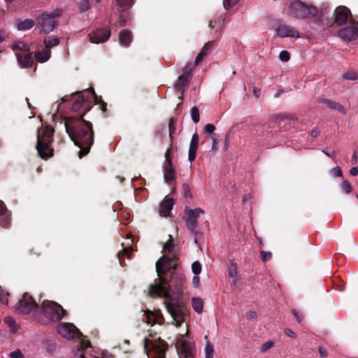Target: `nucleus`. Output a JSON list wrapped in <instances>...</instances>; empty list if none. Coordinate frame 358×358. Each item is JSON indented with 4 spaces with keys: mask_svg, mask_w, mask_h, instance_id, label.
I'll list each match as a JSON object with an SVG mask.
<instances>
[{
    "mask_svg": "<svg viewBox=\"0 0 358 358\" xmlns=\"http://www.w3.org/2000/svg\"><path fill=\"white\" fill-rule=\"evenodd\" d=\"M182 293L180 285L174 289L171 285H167L164 279L151 285L149 288V294L152 297L165 298L167 311L171 315L173 322L177 327L182 325L186 320L187 310L182 305L174 301Z\"/></svg>",
    "mask_w": 358,
    "mask_h": 358,
    "instance_id": "obj_1",
    "label": "nucleus"
},
{
    "mask_svg": "<svg viewBox=\"0 0 358 358\" xmlns=\"http://www.w3.org/2000/svg\"><path fill=\"white\" fill-rule=\"evenodd\" d=\"M65 129L75 145L80 148L79 157L87 155L94 143V131L91 122L83 118H68Z\"/></svg>",
    "mask_w": 358,
    "mask_h": 358,
    "instance_id": "obj_2",
    "label": "nucleus"
},
{
    "mask_svg": "<svg viewBox=\"0 0 358 358\" xmlns=\"http://www.w3.org/2000/svg\"><path fill=\"white\" fill-rule=\"evenodd\" d=\"M174 245L173 244L172 236H170L168 240L164 245L163 250L166 253L156 262V270L159 276V280L163 279L162 275L166 273L168 271L175 268L177 263L174 255L171 253L173 251Z\"/></svg>",
    "mask_w": 358,
    "mask_h": 358,
    "instance_id": "obj_3",
    "label": "nucleus"
},
{
    "mask_svg": "<svg viewBox=\"0 0 358 358\" xmlns=\"http://www.w3.org/2000/svg\"><path fill=\"white\" fill-rule=\"evenodd\" d=\"M54 129L50 126L41 127L37 131L36 149L38 155L43 159H46L52 155L53 150L49 148V143L52 141Z\"/></svg>",
    "mask_w": 358,
    "mask_h": 358,
    "instance_id": "obj_4",
    "label": "nucleus"
},
{
    "mask_svg": "<svg viewBox=\"0 0 358 358\" xmlns=\"http://www.w3.org/2000/svg\"><path fill=\"white\" fill-rule=\"evenodd\" d=\"M62 14V10L55 9L50 12H45L36 18V28L44 33H50L54 30L58 23L57 18Z\"/></svg>",
    "mask_w": 358,
    "mask_h": 358,
    "instance_id": "obj_5",
    "label": "nucleus"
},
{
    "mask_svg": "<svg viewBox=\"0 0 358 358\" xmlns=\"http://www.w3.org/2000/svg\"><path fill=\"white\" fill-rule=\"evenodd\" d=\"M58 334L63 338L70 340L78 337L81 340L80 349L83 350L88 348L90 345V343L88 340L85 339L83 334L79 331L77 327L69 322L61 323L57 327Z\"/></svg>",
    "mask_w": 358,
    "mask_h": 358,
    "instance_id": "obj_6",
    "label": "nucleus"
},
{
    "mask_svg": "<svg viewBox=\"0 0 358 358\" xmlns=\"http://www.w3.org/2000/svg\"><path fill=\"white\" fill-rule=\"evenodd\" d=\"M289 15L298 19H306L316 15L317 9L297 0L293 1L289 7Z\"/></svg>",
    "mask_w": 358,
    "mask_h": 358,
    "instance_id": "obj_7",
    "label": "nucleus"
},
{
    "mask_svg": "<svg viewBox=\"0 0 358 358\" xmlns=\"http://www.w3.org/2000/svg\"><path fill=\"white\" fill-rule=\"evenodd\" d=\"M166 350L167 344L160 338H146L145 339V351L148 358H165Z\"/></svg>",
    "mask_w": 358,
    "mask_h": 358,
    "instance_id": "obj_8",
    "label": "nucleus"
},
{
    "mask_svg": "<svg viewBox=\"0 0 358 358\" xmlns=\"http://www.w3.org/2000/svg\"><path fill=\"white\" fill-rule=\"evenodd\" d=\"M42 311L43 315L52 322L61 320L65 313V310L61 305L52 301H43Z\"/></svg>",
    "mask_w": 358,
    "mask_h": 358,
    "instance_id": "obj_9",
    "label": "nucleus"
},
{
    "mask_svg": "<svg viewBox=\"0 0 358 358\" xmlns=\"http://www.w3.org/2000/svg\"><path fill=\"white\" fill-rule=\"evenodd\" d=\"M204 213V210L200 208L194 209L185 208V222L189 230L195 236H200L201 233L198 227L197 219L201 214Z\"/></svg>",
    "mask_w": 358,
    "mask_h": 358,
    "instance_id": "obj_10",
    "label": "nucleus"
},
{
    "mask_svg": "<svg viewBox=\"0 0 358 358\" xmlns=\"http://www.w3.org/2000/svg\"><path fill=\"white\" fill-rule=\"evenodd\" d=\"M338 35L348 41L355 40L358 37V19L350 20L349 26L341 29L338 31Z\"/></svg>",
    "mask_w": 358,
    "mask_h": 358,
    "instance_id": "obj_11",
    "label": "nucleus"
},
{
    "mask_svg": "<svg viewBox=\"0 0 358 358\" xmlns=\"http://www.w3.org/2000/svg\"><path fill=\"white\" fill-rule=\"evenodd\" d=\"M183 337V335H180V338L176 342V348L180 357L189 358L192 356L194 344L187 341Z\"/></svg>",
    "mask_w": 358,
    "mask_h": 358,
    "instance_id": "obj_12",
    "label": "nucleus"
},
{
    "mask_svg": "<svg viewBox=\"0 0 358 358\" xmlns=\"http://www.w3.org/2000/svg\"><path fill=\"white\" fill-rule=\"evenodd\" d=\"M36 307L37 304L35 301L29 294L25 293L23 294L22 299L19 301L17 310L22 314L27 315Z\"/></svg>",
    "mask_w": 358,
    "mask_h": 358,
    "instance_id": "obj_13",
    "label": "nucleus"
},
{
    "mask_svg": "<svg viewBox=\"0 0 358 358\" xmlns=\"http://www.w3.org/2000/svg\"><path fill=\"white\" fill-rule=\"evenodd\" d=\"M335 22L338 25H342L352 19L350 10L345 6H338L336 8Z\"/></svg>",
    "mask_w": 358,
    "mask_h": 358,
    "instance_id": "obj_14",
    "label": "nucleus"
},
{
    "mask_svg": "<svg viewBox=\"0 0 358 358\" xmlns=\"http://www.w3.org/2000/svg\"><path fill=\"white\" fill-rule=\"evenodd\" d=\"M191 75L189 70H186L184 73L180 76L178 78L177 82L175 84V89L178 92H180L181 94L188 88L190 80ZM182 95L179 96L181 99Z\"/></svg>",
    "mask_w": 358,
    "mask_h": 358,
    "instance_id": "obj_15",
    "label": "nucleus"
},
{
    "mask_svg": "<svg viewBox=\"0 0 358 358\" xmlns=\"http://www.w3.org/2000/svg\"><path fill=\"white\" fill-rule=\"evenodd\" d=\"M170 150H171V149L168 148L166 152V154H165L166 164H164V178L165 182L167 183H170L175 178L174 169L172 166L171 159H170V157L169 156Z\"/></svg>",
    "mask_w": 358,
    "mask_h": 358,
    "instance_id": "obj_16",
    "label": "nucleus"
},
{
    "mask_svg": "<svg viewBox=\"0 0 358 358\" xmlns=\"http://www.w3.org/2000/svg\"><path fill=\"white\" fill-rule=\"evenodd\" d=\"M110 36V31L106 29H99L89 35L90 41L93 43L106 42Z\"/></svg>",
    "mask_w": 358,
    "mask_h": 358,
    "instance_id": "obj_17",
    "label": "nucleus"
},
{
    "mask_svg": "<svg viewBox=\"0 0 358 358\" xmlns=\"http://www.w3.org/2000/svg\"><path fill=\"white\" fill-rule=\"evenodd\" d=\"M276 32L278 36L282 38H300L301 36L299 31L296 29L287 24H280L278 26L276 29Z\"/></svg>",
    "mask_w": 358,
    "mask_h": 358,
    "instance_id": "obj_18",
    "label": "nucleus"
},
{
    "mask_svg": "<svg viewBox=\"0 0 358 358\" xmlns=\"http://www.w3.org/2000/svg\"><path fill=\"white\" fill-rule=\"evenodd\" d=\"M199 141V135L196 133L194 134L191 139L188 153V159L190 162H194L196 158Z\"/></svg>",
    "mask_w": 358,
    "mask_h": 358,
    "instance_id": "obj_19",
    "label": "nucleus"
},
{
    "mask_svg": "<svg viewBox=\"0 0 358 358\" xmlns=\"http://www.w3.org/2000/svg\"><path fill=\"white\" fill-rule=\"evenodd\" d=\"M174 204V201L171 198H165L161 203L159 213L161 216L166 217L169 215Z\"/></svg>",
    "mask_w": 358,
    "mask_h": 358,
    "instance_id": "obj_20",
    "label": "nucleus"
},
{
    "mask_svg": "<svg viewBox=\"0 0 358 358\" xmlns=\"http://www.w3.org/2000/svg\"><path fill=\"white\" fill-rule=\"evenodd\" d=\"M94 94V92L85 91L82 95H79L78 98L74 101L72 110L74 111H78L79 109L82 107L85 99L88 98V95L93 96Z\"/></svg>",
    "mask_w": 358,
    "mask_h": 358,
    "instance_id": "obj_21",
    "label": "nucleus"
},
{
    "mask_svg": "<svg viewBox=\"0 0 358 358\" xmlns=\"http://www.w3.org/2000/svg\"><path fill=\"white\" fill-rule=\"evenodd\" d=\"M320 102L326 105L329 108L337 110L338 111L341 112L343 115H345L346 113V110H345V108L339 103L335 102L331 99H321L320 100Z\"/></svg>",
    "mask_w": 358,
    "mask_h": 358,
    "instance_id": "obj_22",
    "label": "nucleus"
},
{
    "mask_svg": "<svg viewBox=\"0 0 358 358\" xmlns=\"http://www.w3.org/2000/svg\"><path fill=\"white\" fill-rule=\"evenodd\" d=\"M15 55L17 58L19 64L22 67H28L33 62L32 57L30 55H29L28 54H27V52H24V53L16 52Z\"/></svg>",
    "mask_w": 358,
    "mask_h": 358,
    "instance_id": "obj_23",
    "label": "nucleus"
},
{
    "mask_svg": "<svg viewBox=\"0 0 358 358\" xmlns=\"http://www.w3.org/2000/svg\"><path fill=\"white\" fill-rule=\"evenodd\" d=\"M132 41V36L130 31L124 29L120 31L119 35V42L121 45L129 46Z\"/></svg>",
    "mask_w": 358,
    "mask_h": 358,
    "instance_id": "obj_24",
    "label": "nucleus"
},
{
    "mask_svg": "<svg viewBox=\"0 0 358 358\" xmlns=\"http://www.w3.org/2000/svg\"><path fill=\"white\" fill-rule=\"evenodd\" d=\"M213 47V43L212 42H208L205 44V45L203 47L201 52L199 53V55L196 56L195 59V65L199 64L203 59L205 56H206L209 51L211 50Z\"/></svg>",
    "mask_w": 358,
    "mask_h": 358,
    "instance_id": "obj_25",
    "label": "nucleus"
},
{
    "mask_svg": "<svg viewBox=\"0 0 358 358\" xmlns=\"http://www.w3.org/2000/svg\"><path fill=\"white\" fill-rule=\"evenodd\" d=\"M51 55L50 49L45 48L41 51H38L35 53V58L39 62H45L49 59Z\"/></svg>",
    "mask_w": 358,
    "mask_h": 358,
    "instance_id": "obj_26",
    "label": "nucleus"
},
{
    "mask_svg": "<svg viewBox=\"0 0 358 358\" xmlns=\"http://www.w3.org/2000/svg\"><path fill=\"white\" fill-rule=\"evenodd\" d=\"M34 24V20L31 19H25L24 20L17 22V28L19 31H26L31 29Z\"/></svg>",
    "mask_w": 358,
    "mask_h": 358,
    "instance_id": "obj_27",
    "label": "nucleus"
},
{
    "mask_svg": "<svg viewBox=\"0 0 358 358\" xmlns=\"http://www.w3.org/2000/svg\"><path fill=\"white\" fill-rule=\"evenodd\" d=\"M13 51L16 52L24 53L29 50V47L27 44L22 41H17L12 46Z\"/></svg>",
    "mask_w": 358,
    "mask_h": 358,
    "instance_id": "obj_28",
    "label": "nucleus"
},
{
    "mask_svg": "<svg viewBox=\"0 0 358 358\" xmlns=\"http://www.w3.org/2000/svg\"><path fill=\"white\" fill-rule=\"evenodd\" d=\"M192 306L193 309L199 314L201 313L203 310V303L201 299L193 297L192 299Z\"/></svg>",
    "mask_w": 358,
    "mask_h": 358,
    "instance_id": "obj_29",
    "label": "nucleus"
},
{
    "mask_svg": "<svg viewBox=\"0 0 358 358\" xmlns=\"http://www.w3.org/2000/svg\"><path fill=\"white\" fill-rule=\"evenodd\" d=\"M59 43V38L56 36H47L44 38V43L46 48L50 49L52 47L56 46Z\"/></svg>",
    "mask_w": 358,
    "mask_h": 358,
    "instance_id": "obj_30",
    "label": "nucleus"
},
{
    "mask_svg": "<svg viewBox=\"0 0 358 358\" xmlns=\"http://www.w3.org/2000/svg\"><path fill=\"white\" fill-rule=\"evenodd\" d=\"M296 119L297 118L293 115H278L277 117L278 122L280 124L285 122V123H288L290 126H293L292 122H294Z\"/></svg>",
    "mask_w": 358,
    "mask_h": 358,
    "instance_id": "obj_31",
    "label": "nucleus"
},
{
    "mask_svg": "<svg viewBox=\"0 0 358 358\" xmlns=\"http://www.w3.org/2000/svg\"><path fill=\"white\" fill-rule=\"evenodd\" d=\"M205 358H213L214 348L213 345L207 340L205 346Z\"/></svg>",
    "mask_w": 358,
    "mask_h": 358,
    "instance_id": "obj_32",
    "label": "nucleus"
},
{
    "mask_svg": "<svg viewBox=\"0 0 358 358\" xmlns=\"http://www.w3.org/2000/svg\"><path fill=\"white\" fill-rule=\"evenodd\" d=\"M343 78L345 80L355 81V80H358V73L356 71H350L345 72L343 75Z\"/></svg>",
    "mask_w": 358,
    "mask_h": 358,
    "instance_id": "obj_33",
    "label": "nucleus"
},
{
    "mask_svg": "<svg viewBox=\"0 0 358 358\" xmlns=\"http://www.w3.org/2000/svg\"><path fill=\"white\" fill-rule=\"evenodd\" d=\"M155 316L152 313L145 314V318L143 319L148 324L151 326L155 323Z\"/></svg>",
    "mask_w": 358,
    "mask_h": 358,
    "instance_id": "obj_34",
    "label": "nucleus"
},
{
    "mask_svg": "<svg viewBox=\"0 0 358 358\" xmlns=\"http://www.w3.org/2000/svg\"><path fill=\"white\" fill-rule=\"evenodd\" d=\"M191 117L194 123H198L199 122V112L196 106H194L191 109Z\"/></svg>",
    "mask_w": 358,
    "mask_h": 358,
    "instance_id": "obj_35",
    "label": "nucleus"
},
{
    "mask_svg": "<svg viewBox=\"0 0 358 358\" xmlns=\"http://www.w3.org/2000/svg\"><path fill=\"white\" fill-rule=\"evenodd\" d=\"M341 188L345 194H350L352 190V187L348 180L343 181Z\"/></svg>",
    "mask_w": 358,
    "mask_h": 358,
    "instance_id": "obj_36",
    "label": "nucleus"
},
{
    "mask_svg": "<svg viewBox=\"0 0 358 358\" xmlns=\"http://www.w3.org/2000/svg\"><path fill=\"white\" fill-rule=\"evenodd\" d=\"M192 270L195 275H199L201 271V264L200 262L198 261L193 262L192 264Z\"/></svg>",
    "mask_w": 358,
    "mask_h": 358,
    "instance_id": "obj_37",
    "label": "nucleus"
},
{
    "mask_svg": "<svg viewBox=\"0 0 358 358\" xmlns=\"http://www.w3.org/2000/svg\"><path fill=\"white\" fill-rule=\"evenodd\" d=\"M239 0H223V5L224 8H230L234 6Z\"/></svg>",
    "mask_w": 358,
    "mask_h": 358,
    "instance_id": "obj_38",
    "label": "nucleus"
},
{
    "mask_svg": "<svg viewBox=\"0 0 358 358\" xmlns=\"http://www.w3.org/2000/svg\"><path fill=\"white\" fill-rule=\"evenodd\" d=\"M79 6L81 11H86L90 8V4L88 0H83Z\"/></svg>",
    "mask_w": 358,
    "mask_h": 358,
    "instance_id": "obj_39",
    "label": "nucleus"
},
{
    "mask_svg": "<svg viewBox=\"0 0 358 358\" xmlns=\"http://www.w3.org/2000/svg\"><path fill=\"white\" fill-rule=\"evenodd\" d=\"M182 189L184 192V195L186 198H192V195L190 191V187L187 184L182 185Z\"/></svg>",
    "mask_w": 358,
    "mask_h": 358,
    "instance_id": "obj_40",
    "label": "nucleus"
},
{
    "mask_svg": "<svg viewBox=\"0 0 358 358\" xmlns=\"http://www.w3.org/2000/svg\"><path fill=\"white\" fill-rule=\"evenodd\" d=\"M10 357L11 358H24L21 350L19 349H16L14 351L11 352L10 354Z\"/></svg>",
    "mask_w": 358,
    "mask_h": 358,
    "instance_id": "obj_41",
    "label": "nucleus"
},
{
    "mask_svg": "<svg viewBox=\"0 0 358 358\" xmlns=\"http://www.w3.org/2000/svg\"><path fill=\"white\" fill-rule=\"evenodd\" d=\"M279 58L282 62H287L290 58L289 53L286 50H283L280 53Z\"/></svg>",
    "mask_w": 358,
    "mask_h": 358,
    "instance_id": "obj_42",
    "label": "nucleus"
},
{
    "mask_svg": "<svg viewBox=\"0 0 358 358\" xmlns=\"http://www.w3.org/2000/svg\"><path fill=\"white\" fill-rule=\"evenodd\" d=\"M248 320H254L257 317V313L255 311L250 310L245 313Z\"/></svg>",
    "mask_w": 358,
    "mask_h": 358,
    "instance_id": "obj_43",
    "label": "nucleus"
},
{
    "mask_svg": "<svg viewBox=\"0 0 358 358\" xmlns=\"http://www.w3.org/2000/svg\"><path fill=\"white\" fill-rule=\"evenodd\" d=\"M331 172L335 177H341L343 176L342 171L338 166L332 169Z\"/></svg>",
    "mask_w": 358,
    "mask_h": 358,
    "instance_id": "obj_44",
    "label": "nucleus"
},
{
    "mask_svg": "<svg viewBox=\"0 0 358 358\" xmlns=\"http://www.w3.org/2000/svg\"><path fill=\"white\" fill-rule=\"evenodd\" d=\"M116 2L121 6H130L132 5V0H116Z\"/></svg>",
    "mask_w": 358,
    "mask_h": 358,
    "instance_id": "obj_45",
    "label": "nucleus"
},
{
    "mask_svg": "<svg viewBox=\"0 0 358 358\" xmlns=\"http://www.w3.org/2000/svg\"><path fill=\"white\" fill-rule=\"evenodd\" d=\"M215 129V127L213 124H207L204 127V131L208 134H212Z\"/></svg>",
    "mask_w": 358,
    "mask_h": 358,
    "instance_id": "obj_46",
    "label": "nucleus"
},
{
    "mask_svg": "<svg viewBox=\"0 0 358 358\" xmlns=\"http://www.w3.org/2000/svg\"><path fill=\"white\" fill-rule=\"evenodd\" d=\"M273 345V343L272 341H268L265 343H264L262 346V351L266 352L270 348H271Z\"/></svg>",
    "mask_w": 358,
    "mask_h": 358,
    "instance_id": "obj_47",
    "label": "nucleus"
},
{
    "mask_svg": "<svg viewBox=\"0 0 358 358\" xmlns=\"http://www.w3.org/2000/svg\"><path fill=\"white\" fill-rule=\"evenodd\" d=\"M169 127V134H170L171 138H172V135L175 131L174 120L173 118H171L170 120Z\"/></svg>",
    "mask_w": 358,
    "mask_h": 358,
    "instance_id": "obj_48",
    "label": "nucleus"
},
{
    "mask_svg": "<svg viewBox=\"0 0 358 358\" xmlns=\"http://www.w3.org/2000/svg\"><path fill=\"white\" fill-rule=\"evenodd\" d=\"M262 259L264 262L268 261L271 257V253L267 252H262Z\"/></svg>",
    "mask_w": 358,
    "mask_h": 358,
    "instance_id": "obj_49",
    "label": "nucleus"
},
{
    "mask_svg": "<svg viewBox=\"0 0 358 358\" xmlns=\"http://www.w3.org/2000/svg\"><path fill=\"white\" fill-rule=\"evenodd\" d=\"M229 275L231 278L236 276V268L234 266L229 268Z\"/></svg>",
    "mask_w": 358,
    "mask_h": 358,
    "instance_id": "obj_50",
    "label": "nucleus"
},
{
    "mask_svg": "<svg viewBox=\"0 0 358 358\" xmlns=\"http://www.w3.org/2000/svg\"><path fill=\"white\" fill-rule=\"evenodd\" d=\"M5 322L10 327H14L15 324V322L14 319L11 317H6L5 318Z\"/></svg>",
    "mask_w": 358,
    "mask_h": 358,
    "instance_id": "obj_51",
    "label": "nucleus"
},
{
    "mask_svg": "<svg viewBox=\"0 0 358 358\" xmlns=\"http://www.w3.org/2000/svg\"><path fill=\"white\" fill-rule=\"evenodd\" d=\"M192 284L196 288L199 287V285H200V279L197 276V275H196L195 276L193 277V278H192Z\"/></svg>",
    "mask_w": 358,
    "mask_h": 358,
    "instance_id": "obj_52",
    "label": "nucleus"
},
{
    "mask_svg": "<svg viewBox=\"0 0 358 358\" xmlns=\"http://www.w3.org/2000/svg\"><path fill=\"white\" fill-rule=\"evenodd\" d=\"M285 334L287 336H289V337H292V338H295L296 337V335L294 334V332H293L291 329H285Z\"/></svg>",
    "mask_w": 358,
    "mask_h": 358,
    "instance_id": "obj_53",
    "label": "nucleus"
},
{
    "mask_svg": "<svg viewBox=\"0 0 358 358\" xmlns=\"http://www.w3.org/2000/svg\"><path fill=\"white\" fill-rule=\"evenodd\" d=\"M319 352L321 357H326L327 356V352L323 348H319Z\"/></svg>",
    "mask_w": 358,
    "mask_h": 358,
    "instance_id": "obj_54",
    "label": "nucleus"
},
{
    "mask_svg": "<svg viewBox=\"0 0 358 358\" xmlns=\"http://www.w3.org/2000/svg\"><path fill=\"white\" fill-rule=\"evenodd\" d=\"M6 37V34L4 30L0 29V43L3 42Z\"/></svg>",
    "mask_w": 358,
    "mask_h": 358,
    "instance_id": "obj_55",
    "label": "nucleus"
},
{
    "mask_svg": "<svg viewBox=\"0 0 358 358\" xmlns=\"http://www.w3.org/2000/svg\"><path fill=\"white\" fill-rule=\"evenodd\" d=\"M350 173L352 176H355L358 174V169L357 167H352L350 170Z\"/></svg>",
    "mask_w": 358,
    "mask_h": 358,
    "instance_id": "obj_56",
    "label": "nucleus"
},
{
    "mask_svg": "<svg viewBox=\"0 0 358 358\" xmlns=\"http://www.w3.org/2000/svg\"><path fill=\"white\" fill-rule=\"evenodd\" d=\"M293 314L294 315V316L296 317V320L299 322H301V320H302V316L301 315H299L298 314V313L296 312V310H294L292 311Z\"/></svg>",
    "mask_w": 358,
    "mask_h": 358,
    "instance_id": "obj_57",
    "label": "nucleus"
},
{
    "mask_svg": "<svg viewBox=\"0 0 358 358\" xmlns=\"http://www.w3.org/2000/svg\"><path fill=\"white\" fill-rule=\"evenodd\" d=\"M6 210V206L2 201L0 200V215Z\"/></svg>",
    "mask_w": 358,
    "mask_h": 358,
    "instance_id": "obj_58",
    "label": "nucleus"
},
{
    "mask_svg": "<svg viewBox=\"0 0 358 358\" xmlns=\"http://www.w3.org/2000/svg\"><path fill=\"white\" fill-rule=\"evenodd\" d=\"M120 25H121L122 27V26H124V25L126 24V19H125V17H124L123 15H122V16L120 17Z\"/></svg>",
    "mask_w": 358,
    "mask_h": 358,
    "instance_id": "obj_59",
    "label": "nucleus"
},
{
    "mask_svg": "<svg viewBox=\"0 0 358 358\" xmlns=\"http://www.w3.org/2000/svg\"><path fill=\"white\" fill-rule=\"evenodd\" d=\"M319 134V131L317 129H313L311 131V136L313 137H316Z\"/></svg>",
    "mask_w": 358,
    "mask_h": 358,
    "instance_id": "obj_60",
    "label": "nucleus"
},
{
    "mask_svg": "<svg viewBox=\"0 0 358 358\" xmlns=\"http://www.w3.org/2000/svg\"><path fill=\"white\" fill-rule=\"evenodd\" d=\"M352 161L354 164L357 163V157L356 152H354L352 157Z\"/></svg>",
    "mask_w": 358,
    "mask_h": 358,
    "instance_id": "obj_61",
    "label": "nucleus"
},
{
    "mask_svg": "<svg viewBox=\"0 0 358 358\" xmlns=\"http://www.w3.org/2000/svg\"><path fill=\"white\" fill-rule=\"evenodd\" d=\"M260 93L259 90H257L256 88L254 89V94L256 96H258Z\"/></svg>",
    "mask_w": 358,
    "mask_h": 358,
    "instance_id": "obj_62",
    "label": "nucleus"
},
{
    "mask_svg": "<svg viewBox=\"0 0 358 358\" xmlns=\"http://www.w3.org/2000/svg\"><path fill=\"white\" fill-rule=\"evenodd\" d=\"M128 253V249L124 248L122 251V255Z\"/></svg>",
    "mask_w": 358,
    "mask_h": 358,
    "instance_id": "obj_63",
    "label": "nucleus"
},
{
    "mask_svg": "<svg viewBox=\"0 0 358 358\" xmlns=\"http://www.w3.org/2000/svg\"><path fill=\"white\" fill-rule=\"evenodd\" d=\"M75 358H85V356H84V355H83V354H80V355L78 356V357H76Z\"/></svg>",
    "mask_w": 358,
    "mask_h": 358,
    "instance_id": "obj_64",
    "label": "nucleus"
}]
</instances>
